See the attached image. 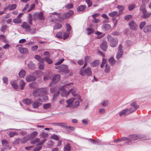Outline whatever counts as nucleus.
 Masks as SVG:
<instances>
[{"instance_id": "1", "label": "nucleus", "mask_w": 151, "mask_h": 151, "mask_svg": "<svg viewBox=\"0 0 151 151\" xmlns=\"http://www.w3.org/2000/svg\"><path fill=\"white\" fill-rule=\"evenodd\" d=\"M32 94L34 97L39 96L42 99L44 96H46L45 95L47 94V90L46 88H39L34 90Z\"/></svg>"}, {"instance_id": "2", "label": "nucleus", "mask_w": 151, "mask_h": 151, "mask_svg": "<svg viewBox=\"0 0 151 151\" xmlns=\"http://www.w3.org/2000/svg\"><path fill=\"white\" fill-rule=\"evenodd\" d=\"M48 99V97L47 96H44V98H39L36 99L33 103L32 106L34 108H37L39 107L40 105L42 104V102L44 101L47 100Z\"/></svg>"}, {"instance_id": "3", "label": "nucleus", "mask_w": 151, "mask_h": 151, "mask_svg": "<svg viewBox=\"0 0 151 151\" xmlns=\"http://www.w3.org/2000/svg\"><path fill=\"white\" fill-rule=\"evenodd\" d=\"M108 41L110 42V45L111 47H115L118 42V40L116 38H113L110 35H108L107 37Z\"/></svg>"}, {"instance_id": "4", "label": "nucleus", "mask_w": 151, "mask_h": 151, "mask_svg": "<svg viewBox=\"0 0 151 151\" xmlns=\"http://www.w3.org/2000/svg\"><path fill=\"white\" fill-rule=\"evenodd\" d=\"M70 84H71L69 83L66 84L59 88V90L62 91L61 95L62 96L65 97H67L68 96V95L69 94V91L68 92H67L65 88H68L69 85Z\"/></svg>"}, {"instance_id": "5", "label": "nucleus", "mask_w": 151, "mask_h": 151, "mask_svg": "<svg viewBox=\"0 0 151 151\" xmlns=\"http://www.w3.org/2000/svg\"><path fill=\"white\" fill-rule=\"evenodd\" d=\"M30 138V135H27L22 138H18L17 139L15 140V142L17 143L20 142L22 144L26 142Z\"/></svg>"}, {"instance_id": "6", "label": "nucleus", "mask_w": 151, "mask_h": 151, "mask_svg": "<svg viewBox=\"0 0 151 151\" xmlns=\"http://www.w3.org/2000/svg\"><path fill=\"white\" fill-rule=\"evenodd\" d=\"M45 17L43 13L42 12L39 13L37 12L33 14V19L34 20L39 19L40 20H43L44 19Z\"/></svg>"}, {"instance_id": "7", "label": "nucleus", "mask_w": 151, "mask_h": 151, "mask_svg": "<svg viewBox=\"0 0 151 151\" xmlns=\"http://www.w3.org/2000/svg\"><path fill=\"white\" fill-rule=\"evenodd\" d=\"M131 105L132 107L129 109H128L129 114L135 111L139 108V106L137 104L136 102H132L131 103Z\"/></svg>"}, {"instance_id": "8", "label": "nucleus", "mask_w": 151, "mask_h": 151, "mask_svg": "<svg viewBox=\"0 0 151 151\" xmlns=\"http://www.w3.org/2000/svg\"><path fill=\"white\" fill-rule=\"evenodd\" d=\"M129 142H132V141L139 138H143L142 136L141 135H137L136 134H131L128 136Z\"/></svg>"}, {"instance_id": "9", "label": "nucleus", "mask_w": 151, "mask_h": 151, "mask_svg": "<svg viewBox=\"0 0 151 151\" xmlns=\"http://www.w3.org/2000/svg\"><path fill=\"white\" fill-rule=\"evenodd\" d=\"M60 76L59 74L55 75L52 79V81L49 84V86H52L54 83H56L58 82L60 80Z\"/></svg>"}, {"instance_id": "10", "label": "nucleus", "mask_w": 151, "mask_h": 151, "mask_svg": "<svg viewBox=\"0 0 151 151\" xmlns=\"http://www.w3.org/2000/svg\"><path fill=\"white\" fill-rule=\"evenodd\" d=\"M1 142L3 146V150L5 149H9L11 148V147L9 145L8 143L6 140H3L1 141Z\"/></svg>"}, {"instance_id": "11", "label": "nucleus", "mask_w": 151, "mask_h": 151, "mask_svg": "<svg viewBox=\"0 0 151 151\" xmlns=\"http://www.w3.org/2000/svg\"><path fill=\"white\" fill-rule=\"evenodd\" d=\"M21 26L27 32H29L31 30L30 26L26 22H23Z\"/></svg>"}, {"instance_id": "12", "label": "nucleus", "mask_w": 151, "mask_h": 151, "mask_svg": "<svg viewBox=\"0 0 151 151\" xmlns=\"http://www.w3.org/2000/svg\"><path fill=\"white\" fill-rule=\"evenodd\" d=\"M129 26L131 29L135 30L137 29V24L134 21H131L129 23Z\"/></svg>"}, {"instance_id": "13", "label": "nucleus", "mask_w": 151, "mask_h": 151, "mask_svg": "<svg viewBox=\"0 0 151 151\" xmlns=\"http://www.w3.org/2000/svg\"><path fill=\"white\" fill-rule=\"evenodd\" d=\"M68 66L67 65L63 64L60 65V70L65 73H67L69 72V70L68 69Z\"/></svg>"}, {"instance_id": "14", "label": "nucleus", "mask_w": 151, "mask_h": 151, "mask_svg": "<svg viewBox=\"0 0 151 151\" xmlns=\"http://www.w3.org/2000/svg\"><path fill=\"white\" fill-rule=\"evenodd\" d=\"M36 79V77L33 76L28 75L27 76L26 78V81L28 82L35 81Z\"/></svg>"}, {"instance_id": "15", "label": "nucleus", "mask_w": 151, "mask_h": 151, "mask_svg": "<svg viewBox=\"0 0 151 151\" xmlns=\"http://www.w3.org/2000/svg\"><path fill=\"white\" fill-rule=\"evenodd\" d=\"M71 93L72 95L74 96H76V98L75 99H76L79 100L80 99V96L77 94L76 92V91L73 89H71L69 91V93Z\"/></svg>"}, {"instance_id": "16", "label": "nucleus", "mask_w": 151, "mask_h": 151, "mask_svg": "<svg viewBox=\"0 0 151 151\" xmlns=\"http://www.w3.org/2000/svg\"><path fill=\"white\" fill-rule=\"evenodd\" d=\"M107 42L106 41H104L100 45V48L102 50L105 51L107 49Z\"/></svg>"}, {"instance_id": "17", "label": "nucleus", "mask_w": 151, "mask_h": 151, "mask_svg": "<svg viewBox=\"0 0 151 151\" xmlns=\"http://www.w3.org/2000/svg\"><path fill=\"white\" fill-rule=\"evenodd\" d=\"M18 50L22 54L26 53L28 52L27 48L23 47H19Z\"/></svg>"}, {"instance_id": "18", "label": "nucleus", "mask_w": 151, "mask_h": 151, "mask_svg": "<svg viewBox=\"0 0 151 151\" xmlns=\"http://www.w3.org/2000/svg\"><path fill=\"white\" fill-rule=\"evenodd\" d=\"M142 17L144 19H145L149 17L151 15V13L150 12H148L145 10L144 12L142 13Z\"/></svg>"}, {"instance_id": "19", "label": "nucleus", "mask_w": 151, "mask_h": 151, "mask_svg": "<svg viewBox=\"0 0 151 151\" xmlns=\"http://www.w3.org/2000/svg\"><path fill=\"white\" fill-rule=\"evenodd\" d=\"M143 31L145 33L150 32H151V25H146L144 28Z\"/></svg>"}, {"instance_id": "20", "label": "nucleus", "mask_w": 151, "mask_h": 151, "mask_svg": "<svg viewBox=\"0 0 151 151\" xmlns=\"http://www.w3.org/2000/svg\"><path fill=\"white\" fill-rule=\"evenodd\" d=\"M119 116L121 117L123 115H125L129 114V112L128 111V109H126L123 110L122 111L120 112L119 113Z\"/></svg>"}, {"instance_id": "21", "label": "nucleus", "mask_w": 151, "mask_h": 151, "mask_svg": "<svg viewBox=\"0 0 151 151\" xmlns=\"http://www.w3.org/2000/svg\"><path fill=\"white\" fill-rule=\"evenodd\" d=\"M10 84L14 89H17L18 88V85L15 81H11L10 82Z\"/></svg>"}, {"instance_id": "22", "label": "nucleus", "mask_w": 151, "mask_h": 151, "mask_svg": "<svg viewBox=\"0 0 151 151\" xmlns=\"http://www.w3.org/2000/svg\"><path fill=\"white\" fill-rule=\"evenodd\" d=\"M85 73L87 76H90L92 73L91 68L89 67L86 68L85 70Z\"/></svg>"}, {"instance_id": "23", "label": "nucleus", "mask_w": 151, "mask_h": 151, "mask_svg": "<svg viewBox=\"0 0 151 151\" xmlns=\"http://www.w3.org/2000/svg\"><path fill=\"white\" fill-rule=\"evenodd\" d=\"M32 100L31 99H26L23 100V102L27 105H29L32 102Z\"/></svg>"}, {"instance_id": "24", "label": "nucleus", "mask_w": 151, "mask_h": 151, "mask_svg": "<svg viewBox=\"0 0 151 151\" xmlns=\"http://www.w3.org/2000/svg\"><path fill=\"white\" fill-rule=\"evenodd\" d=\"M111 26L109 24H105L102 26V29L105 30H107L111 28Z\"/></svg>"}, {"instance_id": "25", "label": "nucleus", "mask_w": 151, "mask_h": 151, "mask_svg": "<svg viewBox=\"0 0 151 151\" xmlns=\"http://www.w3.org/2000/svg\"><path fill=\"white\" fill-rule=\"evenodd\" d=\"M48 135V133L43 132L40 134L39 136L41 138H45L47 137Z\"/></svg>"}, {"instance_id": "26", "label": "nucleus", "mask_w": 151, "mask_h": 151, "mask_svg": "<svg viewBox=\"0 0 151 151\" xmlns=\"http://www.w3.org/2000/svg\"><path fill=\"white\" fill-rule=\"evenodd\" d=\"M26 72L24 70H21L19 73V76L21 78H24Z\"/></svg>"}, {"instance_id": "27", "label": "nucleus", "mask_w": 151, "mask_h": 151, "mask_svg": "<svg viewBox=\"0 0 151 151\" xmlns=\"http://www.w3.org/2000/svg\"><path fill=\"white\" fill-rule=\"evenodd\" d=\"M74 100V98H72L69 99L66 101V102L68 104L67 105L66 107H70V104H71L73 103Z\"/></svg>"}, {"instance_id": "28", "label": "nucleus", "mask_w": 151, "mask_h": 151, "mask_svg": "<svg viewBox=\"0 0 151 151\" xmlns=\"http://www.w3.org/2000/svg\"><path fill=\"white\" fill-rule=\"evenodd\" d=\"M86 8V6L83 5L78 7L77 9L78 12H82Z\"/></svg>"}, {"instance_id": "29", "label": "nucleus", "mask_w": 151, "mask_h": 151, "mask_svg": "<svg viewBox=\"0 0 151 151\" xmlns=\"http://www.w3.org/2000/svg\"><path fill=\"white\" fill-rule=\"evenodd\" d=\"M123 54V51H118L116 55V58L117 59H119L122 55Z\"/></svg>"}, {"instance_id": "30", "label": "nucleus", "mask_w": 151, "mask_h": 151, "mask_svg": "<svg viewBox=\"0 0 151 151\" xmlns=\"http://www.w3.org/2000/svg\"><path fill=\"white\" fill-rule=\"evenodd\" d=\"M62 25L60 23L56 24L53 27V28L55 29H61L62 27Z\"/></svg>"}, {"instance_id": "31", "label": "nucleus", "mask_w": 151, "mask_h": 151, "mask_svg": "<svg viewBox=\"0 0 151 151\" xmlns=\"http://www.w3.org/2000/svg\"><path fill=\"white\" fill-rule=\"evenodd\" d=\"M28 67L31 69H33L35 68V65L32 62H30L28 65Z\"/></svg>"}, {"instance_id": "32", "label": "nucleus", "mask_w": 151, "mask_h": 151, "mask_svg": "<svg viewBox=\"0 0 151 151\" xmlns=\"http://www.w3.org/2000/svg\"><path fill=\"white\" fill-rule=\"evenodd\" d=\"M110 65L108 64H106L105 65V68L104 70L105 72L106 73H109L110 72Z\"/></svg>"}, {"instance_id": "33", "label": "nucleus", "mask_w": 151, "mask_h": 151, "mask_svg": "<svg viewBox=\"0 0 151 151\" xmlns=\"http://www.w3.org/2000/svg\"><path fill=\"white\" fill-rule=\"evenodd\" d=\"M13 22L15 23L19 24L22 22V20L20 19L16 18L13 19Z\"/></svg>"}, {"instance_id": "34", "label": "nucleus", "mask_w": 151, "mask_h": 151, "mask_svg": "<svg viewBox=\"0 0 151 151\" xmlns=\"http://www.w3.org/2000/svg\"><path fill=\"white\" fill-rule=\"evenodd\" d=\"M145 7L146 5L145 4H143L141 6L140 10L142 13L144 12H145V11L146 10L145 9Z\"/></svg>"}, {"instance_id": "35", "label": "nucleus", "mask_w": 151, "mask_h": 151, "mask_svg": "<svg viewBox=\"0 0 151 151\" xmlns=\"http://www.w3.org/2000/svg\"><path fill=\"white\" fill-rule=\"evenodd\" d=\"M95 34L98 35L97 37L98 38H102L104 36V34H103L102 32H100L99 31L96 32Z\"/></svg>"}, {"instance_id": "36", "label": "nucleus", "mask_w": 151, "mask_h": 151, "mask_svg": "<svg viewBox=\"0 0 151 151\" xmlns=\"http://www.w3.org/2000/svg\"><path fill=\"white\" fill-rule=\"evenodd\" d=\"M73 14V12L70 10L68 12L65 14V16L66 17H68L71 16Z\"/></svg>"}, {"instance_id": "37", "label": "nucleus", "mask_w": 151, "mask_h": 151, "mask_svg": "<svg viewBox=\"0 0 151 151\" xmlns=\"http://www.w3.org/2000/svg\"><path fill=\"white\" fill-rule=\"evenodd\" d=\"M17 7V5L15 4H13L11 6H8L9 10H12L15 9Z\"/></svg>"}, {"instance_id": "38", "label": "nucleus", "mask_w": 151, "mask_h": 151, "mask_svg": "<svg viewBox=\"0 0 151 151\" xmlns=\"http://www.w3.org/2000/svg\"><path fill=\"white\" fill-rule=\"evenodd\" d=\"M25 84V83L23 80H21L19 83V86L21 87V89L22 90H23L24 88V87Z\"/></svg>"}, {"instance_id": "39", "label": "nucleus", "mask_w": 151, "mask_h": 151, "mask_svg": "<svg viewBox=\"0 0 151 151\" xmlns=\"http://www.w3.org/2000/svg\"><path fill=\"white\" fill-rule=\"evenodd\" d=\"M77 100H78L77 101H75L74 103H73V108H75L77 107L79 104V101H80L81 99L79 100H78V99Z\"/></svg>"}, {"instance_id": "40", "label": "nucleus", "mask_w": 151, "mask_h": 151, "mask_svg": "<svg viewBox=\"0 0 151 151\" xmlns=\"http://www.w3.org/2000/svg\"><path fill=\"white\" fill-rule=\"evenodd\" d=\"M70 149L71 147L70 145L68 143L66 145V146L65 147L64 151H65L66 150L69 151L70 150Z\"/></svg>"}, {"instance_id": "41", "label": "nucleus", "mask_w": 151, "mask_h": 151, "mask_svg": "<svg viewBox=\"0 0 151 151\" xmlns=\"http://www.w3.org/2000/svg\"><path fill=\"white\" fill-rule=\"evenodd\" d=\"M86 30L87 31V34L88 35L91 34L94 32L93 29L91 28H87L86 29Z\"/></svg>"}, {"instance_id": "42", "label": "nucleus", "mask_w": 151, "mask_h": 151, "mask_svg": "<svg viewBox=\"0 0 151 151\" xmlns=\"http://www.w3.org/2000/svg\"><path fill=\"white\" fill-rule=\"evenodd\" d=\"M120 141H125V142L127 143H129L128 137V138L124 137H122L120 139Z\"/></svg>"}, {"instance_id": "43", "label": "nucleus", "mask_w": 151, "mask_h": 151, "mask_svg": "<svg viewBox=\"0 0 151 151\" xmlns=\"http://www.w3.org/2000/svg\"><path fill=\"white\" fill-rule=\"evenodd\" d=\"M117 12L116 11H114L110 13L108 15L111 17H114L117 14Z\"/></svg>"}, {"instance_id": "44", "label": "nucleus", "mask_w": 151, "mask_h": 151, "mask_svg": "<svg viewBox=\"0 0 151 151\" xmlns=\"http://www.w3.org/2000/svg\"><path fill=\"white\" fill-rule=\"evenodd\" d=\"M109 62L111 65H114L115 63V60L112 57L109 60Z\"/></svg>"}, {"instance_id": "45", "label": "nucleus", "mask_w": 151, "mask_h": 151, "mask_svg": "<svg viewBox=\"0 0 151 151\" xmlns=\"http://www.w3.org/2000/svg\"><path fill=\"white\" fill-rule=\"evenodd\" d=\"M51 106L50 103H47L43 104V108L44 109H47L49 108Z\"/></svg>"}, {"instance_id": "46", "label": "nucleus", "mask_w": 151, "mask_h": 151, "mask_svg": "<svg viewBox=\"0 0 151 151\" xmlns=\"http://www.w3.org/2000/svg\"><path fill=\"white\" fill-rule=\"evenodd\" d=\"M45 60L47 62L48 64H51L52 63V60L48 57H46L45 58Z\"/></svg>"}, {"instance_id": "47", "label": "nucleus", "mask_w": 151, "mask_h": 151, "mask_svg": "<svg viewBox=\"0 0 151 151\" xmlns=\"http://www.w3.org/2000/svg\"><path fill=\"white\" fill-rule=\"evenodd\" d=\"M16 129L17 130H20L21 131L20 132V134L22 135H25L26 134V132L24 130H22V129Z\"/></svg>"}, {"instance_id": "48", "label": "nucleus", "mask_w": 151, "mask_h": 151, "mask_svg": "<svg viewBox=\"0 0 151 151\" xmlns=\"http://www.w3.org/2000/svg\"><path fill=\"white\" fill-rule=\"evenodd\" d=\"M98 64V61L95 60L93 62L91 63V66L92 67H95Z\"/></svg>"}, {"instance_id": "49", "label": "nucleus", "mask_w": 151, "mask_h": 151, "mask_svg": "<svg viewBox=\"0 0 151 151\" xmlns=\"http://www.w3.org/2000/svg\"><path fill=\"white\" fill-rule=\"evenodd\" d=\"M18 134L17 133L13 132H10L9 134V135L11 137H14L15 135H17Z\"/></svg>"}, {"instance_id": "50", "label": "nucleus", "mask_w": 151, "mask_h": 151, "mask_svg": "<svg viewBox=\"0 0 151 151\" xmlns=\"http://www.w3.org/2000/svg\"><path fill=\"white\" fill-rule=\"evenodd\" d=\"M40 141V139L38 138H36L33 140L31 141V142L32 144H34Z\"/></svg>"}, {"instance_id": "51", "label": "nucleus", "mask_w": 151, "mask_h": 151, "mask_svg": "<svg viewBox=\"0 0 151 151\" xmlns=\"http://www.w3.org/2000/svg\"><path fill=\"white\" fill-rule=\"evenodd\" d=\"M73 4H67L65 6V7L66 8L68 9H71L73 8Z\"/></svg>"}, {"instance_id": "52", "label": "nucleus", "mask_w": 151, "mask_h": 151, "mask_svg": "<svg viewBox=\"0 0 151 151\" xmlns=\"http://www.w3.org/2000/svg\"><path fill=\"white\" fill-rule=\"evenodd\" d=\"M69 34L67 32H65L63 34V40H65L69 36Z\"/></svg>"}, {"instance_id": "53", "label": "nucleus", "mask_w": 151, "mask_h": 151, "mask_svg": "<svg viewBox=\"0 0 151 151\" xmlns=\"http://www.w3.org/2000/svg\"><path fill=\"white\" fill-rule=\"evenodd\" d=\"M146 24V22L145 21H143L141 22L139 24V28L140 29H143V27Z\"/></svg>"}, {"instance_id": "54", "label": "nucleus", "mask_w": 151, "mask_h": 151, "mask_svg": "<svg viewBox=\"0 0 151 151\" xmlns=\"http://www.w3.org/2000/svg\"><path fill=\"white\" fill-rule=\"evenodd\" d=\"M56 36L58 38L62 39L63 37L62 33L61 32H58L56 34Z\"/></svg>"}, {"instance_id": "55", "label": "nucleus", "mask_w": 151, "mask_h": 151, "mask_svg": "<svg viewBox=\"0 0 151 151\" xmlns=\"http://www.w3.org/2000/svg\"><path fill=\"white\" fill-rule=\"evenodd\" d=\"M51 138L54 139L56 140H58L59 139L58 137L55 134H54L51 137Z\"/></svg>"}, {"instance_id": "56", "label": "nucleus", "mask_w": 151, "mask_h": 151, "mask_svg": "<svg viewBox=\"0 0 151 151\" xmlns=\"http://www.w3.org/2000/svg\"><path fill=\"white\" fill-rule=\"evenodd\" d=\"M65 25L67 31L68 32L70 31L71 29V27L70 25L68 23H66Z\"/></svg>"}, {"instance_id": "57", "label": "nucleus", "mask_w": 151, "mask_h": 151, "mask_svg": "<svg viewBox=\"0 0 151 151\" xmlns=\"http://www.w3.org/2000/svg\"><path fill=\"white\" fill-rule=\"evenodd\" d=\"M7 27V26L6 25H3L1 28V31L4 32Z\"/></svg>"}, {"instance_id": "58", "label": "nucleus", "mask_w": 151, "mask_h": 151, "mask_svg": "<svg viewBox=\"0 0 151 151\" xmlns=\"http://www.w3.org/2000/svg\"><path fill=\"white\" fill-rule=\"evenodd\" d=\"M135 6L134 4H131L129 6L128 9L129 10L131 11L135 7Z\"/></svg>"}, {"instance_id": "59", "label": "nucleus", "mask_w": 151, "mask_h": 151, "mask_svg": "<svg viewBox=\"0 0 151 151\" xmlns=\"http://www.w3.org/2000/svg\"><path fill=\"white\" fill-rule=\"evenodd\" d=\"M100 22V19H96V18H93V19L92 20V22L93 23H96Z\"/></svg>"}, {"instance_id": "60", "label": "nucleus", "mask_w": 151, "mask_h": 151, "mask_svg": "<svg viewBox=\"0 0 151 151\" xmlns=\"http://www.w3.org/2000/svg\"><path fill=\"white\" fill-rule=\"evenodd\" d=\"M38 134V133L36 131H34L31 133V136L33 137H36Z\"/></svg>"}, {"instance_id": "61", "label": "nucleus", "mask_w": 151, "mask_h": 151, "mask_svg": "<svg viewBox=\"0 0 151 151\" xmlns=\"http://www.w3.org/2000/svg\"><path fill=\"white\" fill-rule=\"evenodd\" d=\"M39 65V69L41 70H43L44 68V65L40 63H38Z\"/></svg>"}, {"instance_id": "62", "label": "nucleus", "mask_w": 151, "mask_h": 151, "mask_svg": "<svg viewBox=\"0 0 151 151\" xmlns=\"http://www.w3.org/2000/svg\"><path fill=\"white\" fill-rule=\"evenodd\" d=\"M132 17V16L130 15H127L126 16L124 17V19L125 20H128L131 19Z\"/></svg>"}, {"instance_id": "63", "label": "nucleus", "mask_w": 151, "mask_h": 151, "mask_svg": "<svg viewBox=\"0 0 151 151\" xmlns=\"http://www.w3.org/2000/svg\"><path fill=\"white\" fill-rule=\"evenodd\" d=\"M3 83L7 84L8 83V78L6 77H4L2 79Z\"/></svg>"}, {"instance_id": "64", "label": "nucleus", "mask_w": 151, "mask_h": 151, "mask_svg": "<svg viewBox=\"0 0 151 151\" xmlns=\"http://www.w3.org/2000/svg\"><path fill=\"white\" fill-rule=\"evenodd\" d=\"M86 2L88 5V7L91 6L92 5V2L90 0H86Z\"/></svg>"}]
</instances>
